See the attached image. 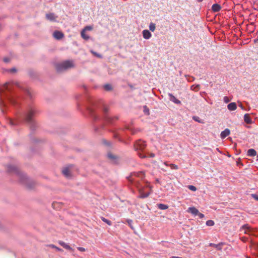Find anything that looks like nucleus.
Instances as JSON below:
<instances>
[{
  "label": "nucleus",
  "instance_id": "f3484780",
  "mask_svg": "<svg viewBox=\"0 0 258 258\" xmlns=\"http://www.w3.org/2000/svg\"><path fill=\"white\" fill-rule=\"evenodd\" d=\"M62 172L63 174L67 177H69L71 176L70 170L68 167H66L63 169Z\"/></svg>",
  "mask_w": 258,
  "mask_h": 258
},
{
  "label": "nucleus",
  "instance_id": "473e14b6",
  "mask_svg": "<svg viewBox=\"0 0 258 258\" xmlns=\"http://www.w3.org/2000/svg\"><path fill=\"white\" fill-rule=\"evenodd\" d=\"M93 29V27L92 26H86L84 29L83 30H84V31H86L87 30H88V31H90V30H92Z\"/></svg>",
  "mask_w": 258,
  "mask_h": 258
},
{
  "label": "nucleus",
  "instance_id": "58836bf2",
  "mask_svg": "<svg viewBox=\"0 0 258 258\" xmlns=\"http://www.w3.org/2000/svg\"><path fill=\"white\" fill-rule=\"evenodd\" d=\"M197 215H198L201 219L204 217V215L199 212H198V214H197Z\"/></svg>",
  "mask_w": 258,
  "mask_h": 258
},
{
  "label": "nucleus",
  "instance_id": "20e7f679",
  "mask_svg": "<svg viewBox=\"0 0 258 258\" xmlns=\"http://www.w3.org/2000/svg\"><path fill=\"white\" fill-rule=\"evenodd\" d=\"M146 146V145L145 142L142 140L138 141L134 145L135 149L136 151H143Z\"/></svg>",
  "mask_w": 258,
  "mask_h": 258
},
{
  "label": "nucleus",
  "instance_id": "2eb2a0df",
  "mask_svg": "<svg viewBox=\"0 0 258 258\" xmlns=\"http://www.w3.org/2000/svg\"><path fill=\"white\" fill-rule=\"evenodd\" d=\"M227 108L230 111H234L236 109L237 106L235 103L231 102L227 105Z\"/></svg>",
  "mask_w": 258,
  "mask_h": 258
},
{
  "label": "nucleus",
  "instance_id": "cd10ccee",
  "mask_svg": "<svg viewBox=\"0 0 258 258\" xmlns=\"http://www.w3.org/2000/svg\"><path fill=\"white\" fill-rule=\"evenodd\" d=\"M101 219L103 222H104L105 223L107 224L108 225H111V222L110 221L106 219V218H105L104 217H101Z\"/></svg>",
  "mask_w": 258,
  "mask_h": 258
},
{
  "label": "nucleus",
  "instance_id": "e433bc0d",
  "mask_svg": "<svg viewBox=\"0 0 258 258\" xmlns=\"http://www.w3.org/2000/svg\"><path fill=\"white\" fill-rule=\"evenodd\" d=\"M224 101L225 103H228L230 101V100L228 97L225 96L224 97Z\"/></svg>",
  "mask_w": 258,
  "mask_h": 258
},
{
  "label": "nucleus",
  "instance_id": "3c124183",
  "mask_svg": "<svg viewBox=\"0 0 258 258\" xmlns=\"http://www.w3.org/2000/svg\"><path fill=\"white\" fill-rule=\"evenodd\" d=\"M55 204H56L55 203H53L52 204V206H54Z\"/></svg>",
  "mask_w": 258,
  "mask_h": 258
},
{
  "label": "nucleus",
  "instance_id": "8fccbe9b",
  "mask_svg": "<svg viewBox=\"0 0 258 258\" xmlns=\"http://www.w3.org/2000/svg\"><path fill=\"white\" fill-rule=\"evenodd\" d=\"M107 111V109L106 108H104V111L106 112Z\"/></svg>",
  "mask_w": 258,
  "mask_h": 258
},
{
  "label": "nucleus",
  "instance_id": "412c9836",
  "mask_svg": "<svg viewBox=\"0 0 258 258\" xmlns=\"http://www.w3.org/2000/svg\"><path fill=\"white\" fill-rule=\"evenodd\" d=\"M210 245L214 247L217 250H221L222 249V243H219L218 244L210 243Z\"/></svg>",
  "mask_w": 258,
  "mask_h": 258
},
{
  "label": "nucleus",
  "instance_id": "bb28decb",
  "mask_svg": "<svg viewBox=\"0 0 258 258\" xmlns=\"http://www.w3.org/2000/svg\"><path fill=\"white\" fill-rule=\"evenodd\" d=\"M49 247H51V248H55L56 250L57 251H62L63 250L57 246H56L55 245H53V244H50L49 245Z\"/></svg>",
  "mask_w": 258,
  "mask_h": 258
},
{
  "label": "nucleus",
  "instance_id": "de8ad7c7",
  "mask_svg": "<svg viewBox=\"0 0 258 258\" xmlns=\"http://www.w3.org/2000/svg\"><path fill=\"white\" fill-rule=\"evenodd\" d=\"M258 41V38L255 40H254V42L255 43Z\"/></svg>",
  "mask_w": 258,
  "mask_h": 258
},
{
  "label": "nucleus",
  "instance_id": "0eeeda50",
  "mask_svg": "<svg viewBox=\"0 0 258 258\" xmlns=\"http://www.w3.org/2000/svg\"><path fill=\"white\" fill-rule=\"evenodd\" d=\"M58 243L66 249L73 251L74 249L68 244L62 241H59Z\"/></svg>",
  "mask_w": 258,
  "mask_h": 258
},
{
  "label": "nucleus",
  "instance_id": "09e8293b",
  "mask_svg": "<svg viewBox=\"0 0 258 258\" xmlns=\"http://www.w3.org/2000/svg\"><path fill=\"white\" fill-rule=\"evenodd\" d=\"M199 2H202L203 0H197Z\"/></svg>",
  "mask_w": 258,
  "mask_h": 258
},
{
  "label": "nucleus",
  "instance_id": "603ef678",
  "mask_svg": "<svg viewBox=\"0 0 258 258\" xmlns=\"http://www.w3.org/2000/svg\"><path fill=\"white\" fill-rule=\"evenodd\" d=\"M256 158H257V160H258V155H257Z\"/></svg>",
  "mask_w": 258,
  "mask_h": 258
},
{
  "label": "nucleus",
  "instance_id": "c85d7f7f",
  "mask_svg": "<svg viewBox=\"0 0 258 258\" xmlns=\"http://www.w3.org/2000/svg\"><path fill=\"white\" fill-rule=\"evenodd\" d=\"M192 119L198 122L203 123V122L200 119L199 117L198 116H194L192 117Z\"/></svg>",
  "mask_w": 258,
  "mask_h": 258
},
{
  "label": "nucleus",
  "instance_id": "7c9ffc66",
  "mask_svg": "<svg viewBox=\"0 0 258 258\" xmlns=\"http://www.w3.org/2000/svg\"><path fill=\"white\" fill-rule=\"evenodd\" d=\"M188 188L191 190V191H195L197 190V188L196 187V186L191 185L188 186Z\"/></svg>",
  "mask_w": 258,
  "mask_h": 258
},
{
  "label": "nucleus",
  "instance_id": "423d86ee",
  "mask_svg": "<svg viewBox=\"0 0 258 258\" xmlns=\"http://www.w3.org/2000/svg\"><path fill=\"white\" fill-rule=\"evenodd\" d=\"M53 36L55 39L59 40L64 37V34L60 31H55L53 33Z\"/></svg>",
  "mask_w": 258,
  "mask_h": 258
},
{
  "label": "nucleus",
  "instance_id": "c03bdc74",
  "mask_svg": "<svg viewBox=\"0 0 258 258\" xmlns=\"http://www.w3.org/2000/svg\"><path fill=\"white\" fill-rule=\"evenodd\" d=\"M239 106L242 109H244V108L241 104H240Z\"/></svg>",
  "mask_w": 258,
  "mask_h": 258
},
{
  "label": "nucleus",
  "instance_id": "aec40b11",
  "mask_svg": "<svg viewBox=\"0 0 258 258\" xmlns=\"http://www.w3.org/2000/svg\"><path fill=\"white\" fill-rule=\"evenodd\" d=\"M107 156L109 159H110L112 161L115 163L117 157L115 155H113L110 153H109L107 154Z\"/></svg>",
  "mask_w": 258,
  "mask_h": 258
},
{
  "label": "nucleus",
  "instance_id": "72a5a7b5",
  "mask_svg": "<svg viewBox=\"0 0 258 258\" xmlns=\"http://www.w3.org/2000/svg\"><path fill=\"white\" fill-rule=\"evenodd\" d=\"M144 112L147 114H149V110L147 108L146 106H144Z\"/></svg>",
  "mask_w": 258,
  "mask_h": 258
},
{
  "label": "nucleus",
  "instance_id": "c9c22d12",
  "mask_svg": "<svg viewBox=\"0 0 258 258\" xmlns=\"http://www.w3.org/2000/svg\"><path fill=\"white\" fill-rule=\"evenodd\" d=\"M3 60L4 62L8 63L10 61V58H9L8 57H5L3 59Z\"/></svg>",
  "mask_w": 258,
  "mask_h": 258
},
{
  "label": "nucleus",
  "instance_id": "6e6552de",
  "mask_svg": "<svg viewBox=\"0 0 258 258\" xmlns=\"http://www.w3.org/2000/svg\"><path fill=\"white\" fill-rule=\"evenodd\" d=\"M139 177L141 178H143L144 177V174L142 172H137V173H134L132 175L131 178L132 179H130L131 181H133V180H134V177Z\"/></svg>",
  "mask_w": 258,
  "mask_h": 258
},
{
  "label": "nucleus",
  "instance_id": "7ed1b4c3",
  "mask_svg": "<svg viewBox=\"0 0 258 258\" xmlns=\"http://www.w3.org/2000/svg\"><path fill=\"white\" fill-rule=\"evenodd\" d=\"M35 113V111L34 109H31L29 110L25 116V119L27 122L29 123H33V117L34 116Z\"/></svg>",
  "mask_w": 258,
  "mask_h": 258
},
{
  "label": "nucleus",
  "instance_id": "f704fd0d",
  "mask_svg": "<svg viewBox=\"0 0 258 258\" xmlns=\"http://www.w3.org/2000/svg\"><path fill=\"white\" fill-rule=\"evenodd\" d=\"M127 222L128 223V224L129 225V226L132 228H133V226H132V223H133V221L132 220H127Z\"/></svg>",
  "mask_w": 258,
  "mask_h": 258
},
{
  "label": "nucleus",
  "instance_id": "b1692460",
  "mask_svg": "<svg viewBox=\"0 0 258 258\" xmlns=\"http://www.w3.org/2000/svg\"><path fill=\"white\" fill-rule=\"evenodd\" d=\"M200 85H192L191 86V89L192 90H194V91H198L200 90Z\"/></svg>",
  "mask_w": 258,
  "mask_h": 258
},
{
  "label": "nucleus",
  "instance_id": "4468645a",
  "mask_svg": "<svg viewBox=\"0 0 258 258\" xmlns=\"http://www.w3.org/2000/svg\"><path fill=\"white\" fill-rule=\"evenodd\" d=\"M187 211L195 216L197 215L199 212V210L195 207H189Z\"/></svg>",
  "mask_w": 258,
  "mask_h": 258
},
{
  "label": "nucleus",
  "instance_id": "5701e85b",
  "mask_svg": "<svg viewBox=\"0 0 258 258\" xmlns=\"http://www.w3.org/2000/svg\"><path fill=\"white\" fill-rule=\"evenodd\" d=\"M149 29L152 32H154L156 29V25L155 24L151 22L149 25Z\"/></svg>",
  "mask_w": 258,
  "mask_h": 258
},
{
  "label": "nucleus",
  "instance_id": "6ab92c4d",
  "mask_svg": "<svg viewBox=\"0 0 258 258\" xmlns=\"http://www.w3.org/2000/svg\"><path fill=\"white\" fill-rule=\"evenodd\" d=\"M247 155L248 156H254L256 155V152L254 149H250L248 150Z\"/></svg>",
  "mask_w": 258,
  "mask_h": 258
},
{
  "label": "nucleus",
  "instance_id": "2f4dec72",
  "mask_svg": "<svg viewBox=\"0 0 258 258\" xmlns=\"http://www.w3.org/2000/svg\"><path fill=\"white\" fill-rule=\"evenodd\" d=\"M170 166L171 167V168L172 169H175V170H177L178 169V167L177 165H175V164H171L170 165Z\"/></svg>",
  "mask_w": 258,
  "mask_h": 258
},
{
  "label": "nucleus",
  "instance_id": "c756f323",
  "mask_svg": "<svg viewBox=\"0 0 258 258\" xmlns=\"http://www.w3.org/2000/svg\"><path fill=\"white\" fill-rule=\"evenodd\" d=\"M104 88L106 90L109 91L112 89V87L110 84H106L104 86Z\"/></svg>",
  "mask_w": 258,
  "mask_h": 258
},
{
  "label": "nucleus",
  "instance_id": "1a4fd4ad",
  "mask_svg": "<svg viewBox=\"0 0 258 258\" xmlns=\"http://www.w3.org/2000/svg\"><path fill=\"white\" fill-rule=\"evenodd\" d=\"M169 96L170 97V100L172 101L175 104H180L181 101L177 99L174 96H173L172 94H169Z\"/></svg>",
  "mask_w": 258,
  "mask_h": 258
},
{
  "label": "nucleus",
  "instance_id": "79ce46f5",
  "mask_svg": "<svg viewBox=\"0 0 258 258\" xmlns=\"http://www.w3.org/2000/svg\"><path fill=\"white\" fill-rule=\"evenodd\" d=\"M139 155L142 158H144L146 157V156H144V155L143 156L141 153H139Z\"/></svg>",
  "mask_w": 258,
  "mask_h": 258
},
{
  "label": "nucleus",
  "instance_id": "393cba45",
  "mask_svg": "<svg viewBox=\"0 0 258 258\" xmlns=\"http://www.w3.org/2000/svg\"><path fill=\"white\" fill-rule=\"evenodd\" d=\"M81 35L82 37L85 40H88L89 38V37L88 35H86L85 31H84V30L82 31Z\"/></svg>",
  "mask_w": 258,
  "mask_h": 258
},
{
  "label": "nucleus",
  "instance_id": "dca6fc26",
  "mask_svg": "<svg viewBox=\"0 0 258 258\" xmlns=\"http://www.w3.org/2000/svg\"><path fill=\"white\" fill-rule=\"evenodd\" d=\"M221 9V7L217 4H214L212 7V10L214 12H219Z\"/></svg>",
  "mask_w": 258,
  "mask_h": 258
},
{
  "label": "nucleus",
  "instance_id": "4c0bfd02",
  "mask_svg": "<svg viewBox=\"0 0 258 258\" xmlns=\"http://www.w3.org/2000/svg\"><path fill=\"white\" fill-rule=\"evenodd\" d=\"M77 248L79 251L82 252L85 251L86 250L85 248L82 247H78Z\"/></svg>",
  "mask_w": 258,
  "mask_h": 258
},
{
  "label": "nucleus",
  "instance_id": "a19ab883",
  "mask_svg": "<svg viewBox=\"0 0 258 258\" xmlns=\"http://www.w3.org/2000/svg\"><path fill=\"white\" fill-rule=\"evenodd\" d=\"M252 197L256 200L258 201V196L255 194H252Z\"/></svg>",
  "mask_w": 258,
  "mask_h": 258
},
{
  "label": "nucleus",
  "instance_id": "9d476101",
  "mask_svg": "<svg viewBox=\"0 0 258 258\" xmlns=\"http://www.w3.org/2000/svg\"><path fill=\"white\" fill-rule=\"evenodd\" d=\"M230 131L228 128H226L224 131L221 133L220 137L222 139H224L228 135H229Z\"/></svg>",
  "mask_w": 258,
  "mask_h": 258
},
{
  "label": "nucleus",
  "instance_id": "f03ea898",
  "mask_svg": "<svg viewBox=\"0 0 258 258\" xmlns=\"http://www.w3.org/2000/svg\"><path fill=\"white\" fill-rule=\"evenodd\" d=\"M73 62L71 60H67L62 63L56 64L55 68L57 72H60L64 70L74 67Z\"/></svg>",
  "mask_w": 258,
  "mask_h": 258
},
{
  "label": "nucleus",
  "instance_id": "4be33fe9",
  "mask_svg": "<svg viewBox=\"0 0 258 258\" xmlns=\"http://www.w3.org/2000/svg\"><path fill=\"white\" fill-rule=\"evenodd\" d=\"M157 207L159 209L161 210H166L168 208V206L167 205L163 204H158Z\"/></svg>",
  "mask_w": 258,
  "mask_h": 258
},
{
  "label": "nucleus",
  "instance_id": "39448f33",
  "mask_svg": "<svg viewBox=\"0 0 258 258\" xmlns=\"http://www.w3.org/2000/svg\"><path fill=\"white\" fill-rule=\"evenodd\" d=\"M240 231L243 232L245 234L250 235L252 234L253 230L248 225L245 224L241 227Z\"/></svg>",
  "mask_w": 258,
  "mask_h": 258
},
{
  "label": "nucleus",
  "instance_id": "ddd939ff",
  "mask_svg": "<svg viewBox=\"0 0 258 258\" xmlns=\"http://www.w3.org/2000/svg\"><path fill=\"white\" fill-rule=\"evenodd\" d=\"M151 192H144L142 189L140 190V196H139V198L144 199L147 198L150 195Z\"/></svg>",
  "mask_w": 258,
  "mask_h": 258
},
{
  "label": "nucleus",
  "instance_id": "ea45409f",
  "mask_svg": "<svg viewBox=\"0 0 258 258\" xmlns=\"http://www.w3.org/2000/svg\"><path fill=\"white\" fill-rule=\"evenodd\" d=\"M91 52H92V53H93L94 55H95V56H97V57H101V55H100V54H97V53H96V52H94V51H92V50L91 51Z\"/></svg>",
  "mask_w": 258,
  "mask_h": 258
},
{
  "label": "nucleus",
  "instance_id": "a18cd8bd",
  "mask_svg": "<svg viewBox=\"0 0 258 258\" xmlns=\"http://www.w3.org/2000/svg\"><path fill=\"white\" fill-rule=\"evenodd\" d=\"M16 69H14H14H12L11 70V72H16Z\"/></svg>",
  "mask_w": 258,
  "mask_h": 258
},
{
  "label": "nucleus",
  "instance_id": "a211bd4d",
  "mask_svg": "<svg viewBox=\"0 0 258 258\" xmlns=\"http://www.w3.org/2000/svg\"><path fill=\"white\" fill-rule=\"evenodd\" d=\"M244 120L246 123L248 124H250L252 123V120L249 114H245L244 115Z\"/></svg>",
  "mask_w": 258,
  "mask_h": 258
},
{
  "label": "nucleus",
  "instance_id": "49530a36",
  "mask_svg": "<svg viewBox=\"0 0 258 258\" xmlns=\"http://www.w3.org/2000/svg\"><path fill=\"white\" fill-rule=\"evenodd\" d=\"M171 258H182V257H178V256H172Z\"/></svg>",
  "mask_w": 258,
  "mask_h": 258
},
{
  "label": "nucleus",
  "instance_id": "37998d69",
  "mask_svg": "<svg viewBox=\"0 0 258 258\" xmlns=\"http://www.w3.org/2000/svg\"><path fill=\"white\" fill-rule=\"evenodd\" d=\"M150 156L151 157H155V155H154V154L152 153V154H150Z\"/></svg>",
  "mask_w": 258,
  "mask_h": 258
},
{
  "label": "nucleus",
  "instance_id": "9b49d317",
  "mask_svg": "<svg viewBox=\"0 0 258 258\" xmlns=\"http://www.w3.org/2000/svg\"><path fill=\"white\" fill-rule=\"evenodd\" d=\"M46 17L47 20L51 21H55L56 18L57 17L55 16L54 14L53 13H49L46 15Z\"/></svg>",
  "mask_w": 258,
  "mask_h": 258
},
{
  "label": "nucleus",
  "instance_id": "f8f14e48",
  "mask_svg": "<svg viewBox=\"0 0 258 258\" xmlns=\"http://www.w3.org/2000/svg\"><path fill=\"white\" fill-rule=\"evenodd\" d=\"M143 36L144 38L149 39L152 36L151 33L148 30H144L143 31Z\"/></svg>",
  "mask_w": 258,
  "mask_h": 258
},
{
  "label": "nucleus",
  "instance_id": "a878e982",
  "mask_svg": "<svg viewBox=\"0 0 258 258\" xmlns=\"http://www.w3.org/2000/svg\"><path fill=\"white\" fill-rule=\"evenodd\" d=\"M214 222L211 220H209L206 222V225L208 226H212L214 225Z\"/></svg>",
  "mask_w": 258,
  "mask_h": 258
},
{
  "label": "nucleus",
  "instance_id": "f257e3e1",
  "mask_svg": "<svg viewBox=\"0 0 258 258\" xmlns=\"http://www.w3.org/2000/svg\"><path fill=\"white\" fill-rule=\"evenodd\" d=\"M20 182L29 189H32L34 187L36 183L35 182L28 178V177L23 173H20L18 175Z\"/></svg>",
  "mask_w": 258,
  "mask_h": 258
}]
</instances>
